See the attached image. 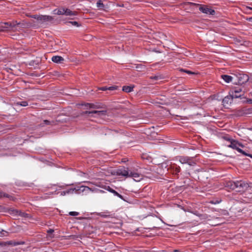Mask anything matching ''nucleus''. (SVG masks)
<instances>
[{"label":"nucleus","instance_id":"a19ab883","mask_svg":"<svg viewBox=\"0 0 252 252\" xmlns=\"http://www.w3.org/2000/svg\"><path fill=\"white\" fill-rule=\"evenodd\" d=\"M173 252H180V251L178 250H175Z\"/></svg>","mask_w":252,"mask_h":252},{"label":"nucleus","instance_id":"423d86ee","mask_svg":"<svg viewBox=\"0 0 252 252\" xmlns=\"http://www.w3.org/2000/svg\"><path fill=\"white\" fill-rule=\"evenodd\" d=\"M189 3L191 5L199 6V10L203 13L210 15H214L215 14V11L214 9L210 8L206 5H200L199 4H196L192 2H189Z\"/></svg>","mask_w":252,"mask_h":252},{"label":"nucleus","instance_id":"cd10ccee","mask_svg":"<svg viewBox=\"0 0 252 252\" xmlns=\"http://www.w3.org/2000/svg\"><path fill=\"white\" fill-rule=\"evenodd\" d=\"M68 23L76 27H79L80 26L78 22L76 21H69Z\"/></svg>","mask_w":252,"mask_h":252},{"label":"nucleus","instance_id":"2f4dec72","mask_svg":"<svg viewBox=\"0 0 252 252\" xmlns=\"http://www.w3.org/2000/svg\"><path fill=\"white\" fill-rule=\"evenodd\" d=\"M180 172V167L179 166H176L174 169V172L178 174Z\"/></svg>","mask_w":252,"mask_h":252},{"label":"nucleus","instance_id":"f704fd0d","mask_svg":"<svg viewBox=\"0 0 252 252\" xmlns=\"http://www.w3.org/2000/svg\"><path fill=\"white\" fill-rule=\"evenodd\" d=\"M117 88V87H116V86H111V87H108V90L113 91V90H116Z\"/></svg>","mask_w":252,"mask_h":252},{"label":"nucleus","instance_id":"6ab92c4d","mask_svg":"<svg viewBox=\"0 0 252 252\" xmlns=\"http://www.w3.org/2000/svg\"><path fill=\"white\" fill-rule=\"evenodd\" d=\"M123 91L126 93H130L133 90V86H124L123 87Z\"/></svg>","mask_w":252,"mask_h":252},{"label":"nucleus","instance_id":"b1692460","mask_svg":"<svg viewBox=\"0 0 252 252\" xmlns=\"http://www.w3.org/2000/svg\"><path fill=\"white\" fill-rule=\"evenodd\" d=\"M8 234V232L3 229H1L0 230V236L3 237V236H6Z\"/></svg>","mask_w":252,"mask_h":252},{"label":"nucleus","instance_id":"393cba45","mask_svg":"<svg viewBox=\"0 0 252 252\" xmlns=\"http://www.w3.org/2000/svg\"><path fill=\"white\" fill-rule=\"evenodd\" d=\"M87 108H95V105L93 103H87L85 105Z\"/></svg>","mask_w":252,"mask_h":252},{"label":"nucleus","instance_id":"ddd939ff","mask_svg":"<svg viewBox=\"0 0 252 252\" xmlns=\"http://www.w3.org/2000/svg\"><path fill=\"white\" fill-rule=\"evenodd\" d=\"M52 61L55 63H59L64 61V59L59 56H54L52 58Z\"/></svg>","mask_w":252,"mask_h":252},{"label":"nucleus","instance_id":"f257e3e1","mask_svg":"<svg viewBox=\"0 0 252 252\" xmlns=\"http://www.w3.org/2000/svg\"><path fill=\"white\" fill-rule=\"evenodd\" d=\"M58 186L60 189H64L65 187L66 186V185H53L51 186V189L54 190V191H51L47 193H46L45 195V196H44V199H47L48 198H50V196L49 195H53V194H58L59 193H60L61 196H65V195H68L70 194H72L74 193H78L79 191H88L89 190H92L94 191V190H92L91 188L87 187V186H81L79 188H69L68 189L62 191L61 192H57V190L58 189L56 188V187Z\"/></svg>","mask_w":252,"mask_h":252},{"label":"nucleus","instance_id":"c85d7f7f","mask_svg":"<svg viewBox=\"0 0 252 252\" xmlns=\"http://www.w3.org/2000/svg\"><path fill=\"white\" fill-rule=\"evenodd\" d=\"M220 200H212L210 201V203L212 204H217L220 202Z\"/></svg>","mask_w":252,"mask_h":252},{"label":"nucleus","instance_id":"5701e85b","mask_svg":"<svg viewBox=\"0 0 252 252\" xmlns=\"http://www.w3.org/2000/svg\"><path fill=\"white\" fill-rule=\"evenodd\" d=\"M17 104L18 105L22 106H27L28 105V103L27 101H26L18 102L17 103Z\"/></svg>","mask_w":252,"mask_h":252},{"label":"nucleus","instance_id":"72a5a7b5","mask_svg":"<svg viewBox=\"0 0 252 252\" xmlns=\"http://www.w3.org/2000/svg\"><path fill=\"white\" fill-rule=\"evenodd\" d=\"M180 71H183V72H185L186 73H187L188 74H193V73L189 70H185L184 69H180Z\"/></svg>","mask_w":252,"mask_h":252},{"label":"nucleus","instance_id":"7ed1b4c3","mask_svg":"<svg viewBox=\"0 0 252 252\" xmlns=\"http://www.w3.org/2000/svg\"><path fill=\"white\" fill-rule=\"evenodd\" d=\"M227 146L229 148H231L234 150H236L239 153L243 154V155L252 158V155L248 154L244 151L242 150L240 147L243 148L244 146L239 143L237 141L232 139L228 144H227Z\"/></svg>","mask_w":252,"mask_h":252},{"label":"nucleus","instance_id":"c9c22d12","mask_svg":"<svg viewBox=\"0 0 252 252\" xmlns=\"http://www.w3.org/2000/svg\"><path fill=\"white\" fill-rule=\"evenodd\" d=\"M98 89L101 91H105L108 90V87H103L99 88Z\"/></svg>","mask_w":252,"mask_h":252},{"label":"nucleus","instance_id":"0eeeda50","mask_svg":"<svg viewBox=\"0 0 252 252\" xmlns=\"http://www.w3.org/2000/svg\"><path fill=\"white\" fill-rule=\"evenodd\" d=\"M128 177L132 178L136 182H139L143 179L144 176L138 171V169H130Z\"/></svg>","mask_w":252,"mask_h":252},{"label":"nucleus","instance_id":"412c9836","mask_svg":"<svg viewBox=\"0 0 252 252\" xmlns=\"http://www.w3.org/2000/svg\"><path fill=\"white\" fill-rule=\"evenodd\" d=\"M222 138L228 142V143L233 139L228 135H224L222 136Z\"/></svg>","mask_w":252,"mask_h":252},{"label":"nucleus","instance_id":"473e14b6","mask_svg":"<svg viewBox=\"0 0 252 252\" xmlns=\"http://www.w3.org/2000/svg\"><path fill=\"white\" fill-rule=\"evenodd\" d=\"M50 124V122L48 120H44L43 121V123L41 124L42 126H44V125H49Z\"/></svg>","mask_w":252,"mask_h":252},{"label":"nucleus","instance_id":"f03ea898","mask_svg":"<svg viewBox=\"0 0 252 252\" xmlns=\"http://www.w3.org/2000/svg\"><path fill=\"white\" fill-rule=\"evenodd\" d=\"M227 186L232 189H238V191L244 190L249 187L247 183L243 181H229L227 183Z\"/></svg>","mask_w":252,"mask_h":252},{"label":"nucleus","instance_id":"dca6fc26","mask_svg":"<svg viewBox=\"0 0 252 252\" xmlns=\"http://www.w3.org/2000/svg\"><path fill=\"white\" fill-rule=\"evenodd\" d=\"M2 197H6L8 198L9 200H14L15 198L12 196L11 195L7 194L6 193L0 191V198Z\"/></svg>","mask_w":252,"mask_h":252},{"label":"nucleus","instance_id":"aec40b11","mask_svg":"<svg viewBox=\"0 0 252 252\" xmlns=\"http://www.w3.org/2000/svg\"><path fill=\"white\" fill-rule=\"evenodd\" d=\"M96 7L99 10H104L105 6L101 0H98L96 2Z\"/></svg>","mask_w":252,"mask_h":252},{"label":"nucleus","instance_id":"39448f33","mask_svg":"<svg viewBox=\"0 0 252 252\" xmlns=\"http://www.w3.org/2000/svg\"><path fill=\"white\" fill-rule=\"evenodd\" d=\"M19 24L17 21L5 22L0 26V32L10 30H14L15 27Z\"/></svg>","mask_w":252,"mask_h":252},{"label":"nucleus","instance_id":"ea45409f","mask_svg":"<svg viewBox=\"0 0 252 252\" xmlns=\"http://www.w3.org/2000/svg\"><path fill=\"white\" fill-rule=\"evenodd\" d=\"M191 213H192L193 214L195 215L196 216H197V215H198L199 214V213H197V212H192Z\"/></svg>","mask_w":252,"mask_h":252},{"label":"nucleus","instance_id":"9d476101","mask_svg":"<svg viewBox=\"0 0 252 252\" xmlns=\"http://www.w3.org/2000/svg\"><path fill=\"white\" fill-rule=\"evenodd\" d=\"M242 89L240 88H235L231 90L229 94L233 98H239L242 96Z\"/></svg>","mask_w":252,"mask_h":252},{"label":"nucleus","instance_id":"20e7f679","mask_svg":"<svg viewBox=\"0 0 252 252\" xmlns=\"http://www.w3.org/2000/svg\"><path fill=\"white\" fill-rule=\"evenodd\" d=\"M33 17L36 19L40 24H48L53 22L54 18L51 16L48 15H34Z\"/></svg>","mask_w":252,"mask_h":252},{"label":"nucleus","instance_id":"a211bd4d","mask_svg":"<svg viewBox=\"0 0 252 252\" xmlns=\"http://www.w3.org/2000/svg\"><path fill=\"white\" fill-rule=\"evenodd\" d=\"M53 13L54 14L57 15H63L64 13V7L56 9L53 11Z\"/></svg>","mask_w":252,"mask_h":252},{"label":"nucleus","instance_id":"4468645a","mask_svg":"<svg viewBox=\"0 0 252 252\" xmlns=\"http://www.w3.org/2000/svg\"><path fill=\"white\" fill-rule=\"evenodd\" d=\"M106 111H96V110H94V111H86L85 112L86 114H96L99 116H100V115H104L106 114Z\"/></svg>","mask_w":252,"mask_h":252},{"label":"nucleus","instance_id":"e433bc0d","mask_svg":"<svg viewBox=\"0 0 252 252\" xmlns=\"http://www.w3.org/2000/svg\"><path fill=\"white\" fill-rule=\"evenodd\" d=\"M54 230L52 229H49V230H47V233H52L54 232Z\"/></svg>","mask_w":252,"mask_h":252},{"label":"nucleus","instance_id":"37998d69","mask_svg":"<svg viewBox=\"0 0 252 252\" xmlns=\"http://www.w3.org/2000/svg\"><path fill=\"white\" fill-rule=\"evenodd\" d=\"M84 183H90V182H88V181H87V182H84Z\"/></svg>","mask_w":252,"mask_h":252},{"label":"nucleus","instance_id":"6e6552de","mask_svg":"<svg viewBox=\"0 0 252 252\" xmlns=\"http://www.w3.org/2000/svg\"><path fill=\"white\" fill-rule=\"evenodd\" d=\"M129 171L130 169H128L127 168L122 167L116 170L114 174L128 178L129 177Z\"/></svg>","mask_w":252,"mask_h":252},{"label":"nucleus","instance_id":"bb28decb","mask_svg":"<svg viewBox=\"0 0 252 252\" xmlns=\"http://www.w3.org/2000/svg\"><path fill=\"white\" fill-rule=\"evenodd\" d=\"M113 194L115 196H117V197H118L119 198H121V199L124 200L123 196L121 194H119L115 190V191L114 192V193Z\"/></svg>","mask_w":252,"mask_h":252},{"label":"nucleus","instance_id":"7c9ffc66","mask_svg":"<svg viewBox=\"0 0 252 252\" xmlns=\"http://www.w3.org/2000/svg\"><path fill=\"white\" fill-rule=\"evenodd\" d=\"M105 189L106 190H108V191L113 193L115 191V190L111 188L109 186H108L107 187H105Z\"/></svg>","mask_w":252,"mask_h":252},{"label":"nucleus","instance_id":"c756f323","mask_svg":"<svg viewBox=\"0 0 252 252\" xmlns=\"http://www.w3.org/2000/svg\"><path fill=\"white\" fill-rule=\"evenodd\" d=\"M96 185V186H97V187H98L99 188H102V189H105V187H108V186L103 185V184H102L101 183H99L98 184H97Z\"/></svg>","mask_w":252,"mask_h":252},{"label":"nucleus","instance_id":"f8f14e48","mask_svg":"<svg viewBox=\"0 0 252 252\" xmlns=\"http://www.w3.org/2000/svg\"><path fill=\"white\" fill-rule=\"evenodd\" d=\"M249 77L245 74H240L238 77V83L242 85L249 81Z\"/></svg>","mask_w":252,"mask_h":252},{"label":"nucleus","instance_id":"9b49d317","mask_svg":"<svg viewBox=\"0 0 252 252\" xmlns=\"http://www.w3.org/2000/svg\"><path fill=\"white\" fill-rule=\"evenodd\" d=\"M233 98H234L232 97V96L230 94L226 96L222 99V103L223 105L225 107H228L229 106V105L232 103Z\"/></svg>","mask_w":252,"mask_h":252},{"label":"nucleus","instance_id":"1a4fd4ad","mask_svg":"<svg viewBox=\"0 0 252 252\" xmlns=\"http://www.w3.org/2000/svg\"><path fill=\"white\" fill-rule=\"evenodd\" d=\"M178 158L182 164H188L190 166H193L195 164V162L192 160V158L180 156L178 157Z\"/></svg>","mask_w":252,"mask_h":252},{"label":"nucleus","instance_id":"a878e982","mask_svg":"<svg viewBox=\"0 0 252 252\" xmlns=\"http://www.w3.org/2000/svg\"><path fill=\"white\" fill-rule=\"evenodd\" d=\"M79 213L75 211H72L69 212V215L71 216H77L79 215Z\"/></svg>","mask_w":252,"mask_h":252},{"label":"nucleus","instance_id":"4c0bfd02","mask_svg":"<svg viewBox=\"0 0 252 252\" xmlns=\"http://www.w3.org/2000/svg\"><path fill=\"white\" fill-rule=\"evenodd\" d=\"M247 102L249 103L252 104V99H248Z\"/></svg>","mask_w":252,"mask_h":252},{"label":"nucleus","instance_id":"58836bf2","mask_svg":"<svg viewBox=\"0 0 252 252\" xmlns=\"http://www.w3.org/2000/svg\"><path fill=\"white\" fill-rule=\"evenodd\" d=\"M97 191L98 192H101V193H103V192H104V191L102 190H101V189H97Z\"/></svg>","mask_w":252,"mask_h":252},{"label":"nucleus","instance_id":"79ce46f5","mask_svg":"<svg viewBox=\"0 0 252 252\" xmlns=\"http://www.w3.org/2000/svg\"><path fill=\"white\" fill-rule=\"evenodd\" d=\"M250 21H252V17H251L250 19Z\"/></svg>","mask_w":252,"mask_h":252},{"label":"nucleus","instance_id":"4be33fe9","mask_svg":"<svg viewBox=\"0 0 252 252\" xmlns=\"http://www.w3.org/2000/svg\"><path fill=\"white\" fill-rule=\"evenodd\" d=\"M197 216H198L201 220H206L208 218L207 215L206 214H200L197 215Z\"/></svg>","mask_w":252,"mask_h":252},{"label":"nucleus","instance_id":"2eb2a0df","mask_svg":"<svg viewBox=\"0 0 252 252\" xmlns=\"http://www.w3.org/2000/svg\"><path fill=\"white\" fill-rule=\"evenodd\" d=\"M77 12L75 11H72L69 9L64 8V13L63 15L66 16H74L76 15Z\"/></svg>","mask_w":252,"mask_h":252},{"label":"nucleus","instance_id":"f3484780","mask_svg":"<svg viewBox=\"0 0 252 252\" xmlns=\"http://www.w3.org/2000/svg\"><path fill=\"white\" fill-rule=\"evenodd\" d=\"M221 78L226 82L227 83H230L232 80V77L228 75H221Z\"/></svg>","mask_w":252,"mask_h":252}]
</instances>
